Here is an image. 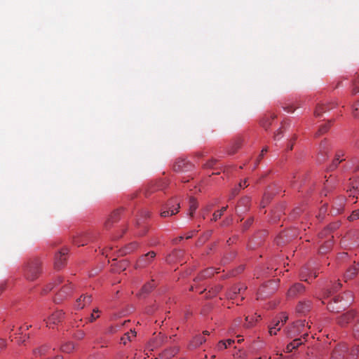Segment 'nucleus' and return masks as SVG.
I'll return each instance as SVG.
<instances>
[{
	"mask_svg": "<svg viewBox=\"0 0 359 359\" xmlns=\"http://www.w3.org/2000/svg\"><path fill=\"white\" fill-rule=\"evenodd\" d=\"M353 294L351 292H346L342 296H337L333 299V302H330L327 308L332 312H339L345 309L352 302Z\"/></svg>",
	"mask_w": 359,
	"mask_h": 359,
	"instance_id": "nucleus-1",
	"label": "nucleus"
},
{
	"mask_svg": "<svg viewBox=\"0 0 359 359\" xmlns=\"http://www.w3.org/2000/svg\"><path fill=\"white\" fill-rule=\"evenodd\" d=\"M41 263L39 259H30L25 266L24 274L29 280H36L41 273Z\"/></svg>",
	"mask_w": 359,
	"mask_h": 359,
	"instance_id": "nucleus-2",
	"label": "nucleus"
},
{
	"mask_svg": "<svg viewBox=\"0 0 359 359\" xmlns=\"http://www.w3.org/2000/svg\"><path fill=\"white\" fill-rule=\"evenodd\" d=\"M307 327L309 329L310 328V326L308 325V323H306V320H297L288 328L287 334L288 337L290 338L295 337L301 334L304 339L306 337L309 336L308 333L304 332Z\"/></svg>",
	"mask_w": 359,
	"mask_h": 359,
	"instance_id": "nucleus-3",
	"label": "nucleus"
},
{
	"mask_svg": "<svg viewBox=\"0 0 359 359\" xmlns=\"http://www.w3.org/2000/svg\"><path fill=\"white\" fill-rule=\"evenodd\" d=\"M180 208L179 200L176 198H171L162 206L161 216L168 217L177 214Z\"/></svg>",
	"mask_w": 359,
	"mask_h": 359,
	"instance_id": "nucleus-4",
	"label": "nucleus"
},
{
	"mask_svg": "<svg viewBox=\"0 0 359 359\" xmlns=\"http://www.w3.org/2000/svg\"><path fill=\"white\" fill-rule=\"evenodd\" d=\"M156 256V253L154 251H149L147 253L141 255L135 263V269H144L149 266L153 263Z\"/></svg>",
	"mask_w": 359,
	"mask_h": 359,
	"instance_id": "nucleus-5",
	"label": "nucleus"
},
{
	"mask_svg": "<svg viewBox=\"0 0 359 359\" xmlns=\"http://www.w3.org/2000/svg\"><path fill=\"white\" fill-rule=\"evenodd\" d=\"M65 317V313L62 310H57L53 313L49 317L44 319L46 326L49 328H53L62 321Z\"/></svg>",
	"mask_w": 359,
	"mask_h": 359,
	"instance_id": "nucleus-6",
	"label": "nucleus"
},
{
	"mask_svg": "<svg viewBox=\"0 0 359 359\" xmlns=\"http://www.w3.org/2000/svg\"><path fill=\"white\" fill-rule=\"evenodd\" d=\"M67 248L61 249L55 256V268L60 269L65 264L67 260Z\"/></svg>",
	"mask_w": 359,
	"mask_h": 359,
	"instance_id": "nucleus-7",
	"label": "nucleus"
},
{
	"mask_svg": "<svg viewBox=\"0 0 359 359\" xmlns=\"http://www.w3.org/2000/svg\"><path fill=\"white\" fill-rule=\"evenodd\" d=\"M351 182L347 189V192L349 197L355 198L359 195V177L351 179Z\"/></svg>",
	"mask_w": 359,
	"mask_h": 359,
	"instance_id": "nucleus-8",
	"label": "nucleus"
},
{
	"mask_svg": "<svg viewBox=\"0 0 359 359\" xmlns=\"http://www.w3.org/2000/svg\"><path fill=\"white\" fill-rule=\"evenodd\" d=\"M304 290V286L302 283H295L289 288L287 295L290 298H294L298 294L303 293Z\"/></svg>",
	"mask_w": 359,
	"mask_h": 359,
	"instance_id": "nucleus-9",
	"label": "nucleus"
},
{
	"mask_svg": "<svg viewBox=\"0 0 359 359\" xmlns=\"http://www.w3.org/2000/svg\"><path fill=\"white\" fill-rule=\"evenodd\" d=\"M347 351V346L345 344H340L334 349L330 359H344V354Z\"/></svg>",
	"mask_w": 359,
	"mask_h": 359,
	"instance_id": "nucleus-10",
	"label": "nucleus"
},
{
	"mask_svg": "<svg viewBox=\"0 0 359 359\" xmlns=\"http://www.w3.org/2000/svg\"><path fill=\"white\" fill-rule=\"evenodd\" d=\"M355 313L353 311L346 312L340 316L337 319V323L341 326H345L351 323L355 318Z\"/></svg>",
	"mask_w": 359,
	"mask_h": 359,
	"instance_id": "nucleus-11",
	"label": "nucleus"
},
{
	"mask_svg": "<svg viewBox=\"0 0 359 359\" xmlns=\"http://www.w3.org/2000/svg\"><path fill=\"white\" fill-rule=\"evenodd\" d=\"M92 302V297L90 295H81L76 299L74 307L77 310L83 309L86 306L90 304Z\"/></svg>",
	"mask_w": 359,
	"mask_h": 359,
	"instance_id": "nucleus-12",
	"label": "nucleus"
},
{
	"mask_svg": "<svg viewBox=\"0 0 359 359\" xmlns=\"http://www.w3.org/2000/svg\"><path fill=\"white\" fill-rule=\"evenodd\" d=\"M179 352V348L177 346L168 348L163 351L159 354L160 359H171Z\"/></svg>",
	"mask_w": 359,
	"mask_h": 359,
	"instance_id": "nucleus-13",
	"label": "nucleus"
},
{
	"mask_svg": "<svg viewBox=\"0 0 359 359\" xmlns=\"http://www.w3.org/2000/svg\"><path fill=\"white\" fill-rule=\"evenodd\" d=\"M318 154L322 157L332 155L331 153V146L326 140L322 141L318 147Z\"/></svg>",
	"mask_w": 359,
	"mask_h": 359,
	"instance_id": "nucleus-14",
	"label": "nucleus"
},
{
	"mask_svg": "<svg viewBox=\"0 0 359 359\" xmlns=\"http://www.w3.org/2000/svg\"><path fill=\"white\" fill-rule=\"evenodd\" d=\"M139 247L140 244L137 242H131L120 250V255L124 256L130 254L137 250Z\"/></svg>",
	"mask_w": 359,
	"mask_h": 359,
	"instance_id": "nucleus-15",
	"label": "nucleus"
},
{
	"mask_svg": "<svg viewBox=\"0 0 359 359\" xmlns=\"http://www.w3.org/2000/svg\"><path fill=\"white\" fill-rule=\"evenodd\" d=\"M311 308V302L309 300H304L299 302L296 307V311L300 314H305Z\"/></svg>",
	"mask_w": 359,
	"mask_h": 359,
	"instance_id": "nucleus-16",
	"label": "nucleus"
},
{
	"mask_svg": "<svg viewBox=\"0 0 359 359\" xmlns=\"http://www.w3.org/2000/svg\"><path fill=\"white\" fill-rule=\"evenodd\" d=\"M120 212H121L120 210H116L110 215L109 217L107 219V220L104 223V227L106 229H110L114 223L118 221Z\"/></svg>",
	"mask_w": 359,
	"mask_h": 359,
	"instance_id": "nucleus-17",
	"label": "nucleus"
},
{
	"mask_svg": "<svg viewBox=\"0 0 359 359\" xmlns=\"http://www.w3.org/2000/svg\"><path fill=\"white\" fill-rule=\"evenodd\" d=\"M330 104L331 105V107H329L327 104H318L314 111L315 116L320 117L324 112H325L327 110L335 107L337 104V103H330Z\"/></svg>",
	"mask_w": 359,
	"mask_h": 359,
	"instance_id": "nucleus-18",
	"label": "nucleus"
},
{
	"mask_svg": "<svg viewBox=\"0 0 359 359\" xmlns=\"http://www.w3.org/2000/svg\"><path fill=\"white\" fill-rule=\"evenodd\" d=\"M208 334H209L208 332L205 331V332H203V334L196 336L191 340V346L193 348H196V347L201 346V344H203V343H204L206 341V339L204 335H208Z\"/></svg>",
	"mask_w": 359,
	"mask_h": 359,
	"instance_id": "nucleus-19",
	"label": "nucleus"
},
{
	"mask_svg": "<svg viewBox=\"0 0 359 359\" xmlns=\"http://www.w3.org/2000/svg\"><path fill=\"white\" fill-rule=\"evenodd\" d=\"M287 316L285 313H281L280 316H276L271 323L269 325H272L273 327H276V328L280 327L283 325V324L287 321Z\"/></svg>",
	"mask_w": 359,
	"mask_h": 359,
	"instance_id": "nucleus-20",
	"label": "nucleus"
},
{
	"mask_svg": "<svg viewBox=\"0 0 359 359\" xmlns=\"http://www.w3.org/2000/svg\"><path fill=\"white\" fill-rule=\"evenodd\" d=\"M276 118V115L273 113H269L261 121L262 126L267 130L271 125L272 121Z\"/></svg>",
	"mask_w": 359,
	"mask_h": 359,
	"instance_id": "nucleus-21",
	"label": "nucleus"
},
{
	"mask_svg": "<svg viewBox=\"0 0 359 359\" xmlns=\"http://www.w3.org/2000/svg\"><path fill=\"white\" fill-rule=\"evenodd\" d=\"M215 273H218V271H217V269H213V268H208V269H206L205 270L201 271L196 277V279L198 280H202L206 278L211 277Z\"/></svg>",
	"mask_w": 359,
	"mask_h": 359,
	"instance_id": "nucleus-22",
	"label": "nucleus"
},
{
	"mask_svg": "<svg viewBox=\"0 0 359 359\" xmlns=\"http://www.w3.org/2000/svg\"><path fill=\"white\" fill-rule=\"evenodd\" d=\"M72 290L73 287L72 284L68 283L62 287V289L58 292L57 295L60 297V299L62 298H65L72 293Z\"/></svg>",
	"mask_w": 359,
	"mask_h": 359,
	"instance_id": "nucleus-23",
	"label": "nucleus"
},
{
	"mask_svg": "<svg viewBox=\"0 0 359 359\" xmlns=\"http://www.w3.org/2000/svg\"><path fill=\"white\" fill-rule=\"evenodd\" d=\"M242 290H245L240 285H234L230 288L226 293V297L229 299H234L237 294H239Z\"/></svg>",
	"mask_w": 359,
	"mask_h": 359,
	"instance_id": "nucleus-24",
	"label": "nucleus"
},
{
	"mask_svg": "<svg viewBox=\"0 0 359 359\" xmlns=\"http://www.w3.org/2000/svg\"><path fill=\"white\" fill-rule=\"evenodd\" d=\"M359 270V264H354L349 269H347L345 273L346 279H351L353 278L357 273Z\"/></svg>",
	"mask_w": 359,
	"mask_h": 359,
	"instance_id": "nucleus-25",
	"label": "nucleus"
},
{
	"mask_svg": "<svg viewBox=\"0 0 359 359\" xmlns=\"http://www.w3.org/2000/svg\"><path fill=\"white\" fill-rule=\"evenodd\" d=\"M303 344V339L302 338H296L292 342L288 344L286 346L285 351L287 353L291 352L293 349L297 348L299 346Z\"/></svg>",
	"mask_w": 359,
	"mask_h": 359,
	"instance_id": "nucleus-26",
	"label": "nucleus"
},
{
	"mask_svg": "<svg viewBox=\"0 0 359 359\" xmlns=\"http://www.w3.org/2000/svg\"><path fill=\"white\" fill-rule=\"evenodd\" d=\"M259 318L260 316H257V314L252 316H246L244 327L245 328H250L253 327Z\"/></svg>",
	"mask_w": 359,
	"mask_h": 359,
	"instance_id": "nucleus-27",
	"label": "nucleus"
},
{
	"mask_svg": "<svg viewBox=\"0 0 359 359\" xmlns=\"http://www.w3.org/2000/svg\"><path fill=\"white\" fill-rule=\"evenodd\" d=\"M76 348L75 344L72 341H67L62 344L60 350L65 353H72Z\"/></svg>",
	"mask_w": 359,
	"mask_h": 359,
	"instance_id": "nucleus-28",
	"label": "nucleus"
},
{
	"mask_svg": "<svg viewBox=\"0 0 359 359\" xmlns=\"http://www.w3.org/2000/svg\"><path fill=\"white\" fill-rule=\"evenodd\" d=\"M155 284L154 280H152L151 282L146 283L142 288L140 292L139 293L140 296L149 294L154 287Z\"/></svg>",
	"mask_w": 359,
	"mask_h": 359,
	"instance_id": "nucleus-29",
	"label": "nucleus"
},
{
	"mask_svg": "<svg viewBox=\"0 0 359 359\" xmlns=\"http://www.w3.org/2000/svg\"><path fill=\"white\" fill-rule=\"evenodd\" d=\"M88 241V238L86 236H83V235L78 236L73 238L74 244L76 245L77 246H83L86 244H87Z\"/></svg>",
	"mask_w": 359,
	"mask_h": 359,
	"instance_id": "nucleus-30",
	"label": "nucleus"
},
{
	"mask_svg": "<svg viewBox=\"0 0 359 359\" xmlns=\"http://www.w3.org/2000/svg\"><path fill=\"white\" fill-rule=\"evenodd\" d=\"M50 347L48 345L41 346L34 350L33 353L36 357L42 356L48 353Z\"/></svg>",
	"mask_w": 359,
	"mask_h": 359,
	"instance_id": "nucleus-31",
	"label": "nucleus"
},
{
	"mask_svg": "<svg viewBox=\"0 0 359 359\" xmlns=\"http://www.w3.org/2000/svg\"><path fill=\"white\" fill-rule=\"evenodd\" d=\"M333 242L331 238H329L327 241H325L324 244L321 245L319 248V252L321 254L326 253L332 247Z\"/></svg>",
	"mask_w": 359,
	"mask_h": 359,
	"instance_id": "nucleus-32",
	"label": "nucleus"
},
{
	"mask_svg": "<svg viewBox=\"0 0 359 359\" xmlns=\"http://www.w3.org/2000/svg\"><path fill=\"white\" fill-rule=\"evenodd\" d=\"M339 226V222H334V223H332L330 224H329L326 229H325L320 233V235L321 236H324V235H327L328 233L334 231V230H336L337 229H338Z\"/></svg>",
	"mask_w": 359,
	"mask_h": 359,
	"instance_id": "nucleus-33",
	"label": "nucleus"
},
{
	"mask_svg": "<svg viewBox=\"0 0 359 359\" xmlns=\"http://www.w3.org/2000/svg\"><path fill=\"white\" fill-rule=\"evenodd\" d=\"M198 208V202L196 201V200L191 197L189 199V215L191 217L193 216L194 212L196 210V209Z\"/></svg>",
	"mask_w": 359,
	"mask_h": 359,
	"instance_id": "nucleus-34",
	"label": "nucleus"
},
{
	"mask_svg": "<svg viewBox=\"0 0 359 359\" xmlns=\"http://www.w3.org/2000/svg\"><path fill=\"white\" fill-rule=\"evenodd\" d=\"M228 206L222 207L219 210L215 211L212 215V221H217L220 219L224 212L226 210Z\"/></svg>",
	"mask_w": 359,
	"mask_h": 359,
	"instance_id": "nucleus-35",
	"label": "nucleus"
},
{
	"mask_svg": "<svg viewBox=\"0 0 359 359\" xmlns=\"http://www.w3.org/2000/svg\"><path fill=\"white\" fill-rule=\"evenodd\" d=\"M196 232H197V231H196V230L191 231L188 232L187 233H186L185 235L180 236L178 238H175L174 240V242L175 243H177L178 241H182L184 238H186V239L191 238L196 233Z\"/></svg>",
	"mask_w": 359,
	"mask_h": 359,
	"instance_id": "nucleus-36",
	"label": "nucleus"
},
{
	"mask_svg": "<svg viewBox=\"0 0 359 359\" xmlns=\"http://www.w3.org/2000/svg\"><path fill=\"white\" fill-rule=\"evenodd\" d=\"M359 353V350L357 346L352 347L349 351L348 355L346 359H357Z\"/></svg>",
	"mask_w": 359,
	"mask_h": 359,
	"instance_id": "nucleus-37",
	"label": "nucleus"
},
{
	"mask_svg": "<svg viewBox=\"0 0 359 359\" xmlns=\"http://www.w3.org/2000/svg\"><path fill=\"white\" fill-rule=\"evenodd\" d=\"M239 147H240V143L238 142H234L233 144V145L231 146V147L228 149V151H227L228 155L231 156V155L235 154Z\"/></svg>",
	"mask_w": 359,
	"mask_h": 359,
	"instance_id": "nucleus-38",
	"label": "nucleus"
},
{
	"mask_svg": "<svg viewBox=\"0 0 359 359\" xmlns=\"http://www.w3.org/2000/svg\"><path fill=\"white\" fill-rule=\"evenodd\" d=\"M62 282V279L61 278H60V277H59V278H57V279H55V280H54V283H50V284H48V285L46 286V288L45 289V291H46V292H49V291H50V290L54 287V286H55V285H59V284H60Z\"/></svg>",
	"mask_w": 359,
	"mask_h": 359,
	"instance_id": "nucleus-39",
	"label": "nucleus"
},
{
	"mask_svg": "<svg viewBox=\"0 0 359 359\" xmlns=\"http://www.w3.org/2000/svg\"><path fill=\"white\" fill-rule=\"evenodd\" d=\"M359 92V76L356 79H355L353 81V89L352 93L356 94Z\"/></svg>",
	"mask_w": 359,
	"mask_h": 359,
	"instance_id": "nucleus-40",
	"label": "nucleus"
},
{
	"mask_svg": "<svg viewBox=\"0 0 359 359\" xmlns=\"http://www.w3.org/2000/svg\"><path fill=\"white\" fill-rule=\"evenodd\" d=\"M283 109L287 113H293L295 110V108L292 104H285L283 106Z\"/></svg>",
	"mask_w": 359,
	"mask_h": 359,
	"instance_id": "nucleus-41",
	"label": "nucleus"
},
{
	"mask_svg": "<svg viewBox=\"0 0 359 359\" xmlns=\"http://www.w3.org/2000/svg\"><path fill=\"white\" fill-rule=\"evenodd\" d=\"M240 191V189L236 186L233 189H232L231 192L229 195V200L233 199L234 197H236Z\"/></svg>",
	"mask_w": 359,
	"mask_h": 359,
	"instance_id": "nucleus-42",
	"label": "nucleus"
},
{
	"mask_svg": "<svg viewBox=\"0 0 359 359\" xmlns=\"http://www.w3.org/2000/svg\"><path fill=\"white\" fill-rule=\"evenodd\" d=\"M227 348L226 341L224 340L219 341L217 345V349L219 351H222Z\"/></svg>",
	"mask_w": 359,
	"mask_h": 359,
	"instance_id": "nucleus-43",
	"label": "nucleus"
},
{
	"mask_svg": "<svg viewBox=\"0 0 359 359\" xmlns=\"http://www.w3.org/2000/svg\"><path fill=\"white\" fill-rule=\"evenodd\" d=\"M359 219V210H356L352 212L351 215L348 217L350 221H353Z\"/></svg>",
	"mask_w": 359,
	"mask_h": 359,
	"instance_id": "nucleus-44",
	"label": "nucleus"
},
{
	"mask_svg": "<svg viewBox=\"0 0 359 359\" xmlns=\"http://www.w3.org/2000/svg\"><path fill=\"white\" fill-rule=\"evenodd\" d=\"M329 127H330V123H327V124H324V125L321 126L318 130V134L320 135H322V134L326 133L328 130Z\"/></svg>",
	"mask_w": 359,
	"mask_h": 359,
	"instance_id": "nucleus-45",
	"label": "nucleus"
},
{
	"mask_svg": "<svg viewBox=\"0 0 359 359\" xmlns=\"http://www.w3.org/2000/svg\"><path fill=\"white\" fill-rule=\"evenodd\" d=\"M280 330V327L276 328V327H273L272 325L269 326V332L270 335H275L277 334V332Z\"/></svg>",
	"mask_w": 359,
	"mask_h": 359,
	"instance_id": "nucleus-46",
	"label": "nucleus"
},
{
	"mask_svg": "<svg viewBox=\"0 0 359 359\" xmlns=\"http://www.w3.org/2000/svg\"><path fill=\"white\" fill-rule=\"evenodd\" d=\"M163 336L160 335V334L158 336H157L154 339V342L156 343V345L154 346V348H156L158 345H160L161 341H163Z\"/></svg>",
	"mask_w": 359,
	"mask_h": 359,
	"instance_id": "nucleus-47",
	"label": "nucleus"
},
{
	"mask_svg": "<svg viewBox=\"0 0 359 359\" xmlns=\"http://www.w3.org/2000/svg\"><path fill=\"white\" fill-rule=\"evenodd\" d=\"M307 269L305 268V269H302L301 270V272H300V278L303 281H308L309 282V279L306 278V271Z\"/></svg>",
	"mask_w": 359,
	"mask_h": 359,
	"instance_id": "nucleus-48",
	"label": "nucleus"
},
{
	"mask_svg": "<svg viewBox=\"0 0 359 359\" xmlns=\"http://www.w3.org/2000/svg\"><path fill=\"white\" fill-rule=\"evenodd\" d=\"M118 264L120 267V271H124L126 269V266H128V262L126 260H122L119 262Z\"/></svg>",
	"mask_w": 359,
	"mask_h": 359,
	"instance_id": "nucleus-49",
	"label": "nucleus"
},
{
	"mask_svg": "<svg viewBox=\"0 0 359 359\" xmlns=\"http://www.w3.org/2000/svg\"><path fill=\"white\" fill-rule=\"evenodd\" d=\"M353 115L355 117L359 116V102L355 104L353 107Z\"/></svg>",
	"mask_w": 359,
	"mask_h": 359,
	"instance_id": "nucleus-50",
	"label": "nucleus"
},
{
	"mask_svg": "<svg viewBox=\"0 0 359 359\" xmlns=\"http://www.w3.org/2000/svg\"><path fill=\"white\" fill-rule=\"evenodd\" d=\"M282 133L283 132L281 128L278 129L274 135V140H279L282 137Z\"/></svg>",
	"mask_w": 359,
	"mask_h": 359,
	"instance_id": "nucleus-51",
	"label": "nucleus"
},
{
	"mask_svg": "<svg viewBox=\"0 0 359 359\" xmlns=\"http://www.w3.org/2000/svg\"><path fill=\"white\" fill-rule=\"evenodd\" d=\"M248 184L247 183V180H244L243 181L240 182V183L237 185V187L241 189L245 187H247Z\"/></svg>",
	"mask_w": 359,
	"mask_h": 359,
	"instance_id": "nucleus-52",
	"label": "nucleus"
},
{
	"mask_svg": "<svg viewBox=\"0 0 359 359\" xmlns=\"http://www.w3.org/2000/svg\"><path fill=\"white\" fill-rule=\"evenodd\" d=\"M98 318H99V315L92 313L88 320V322L93 323Z\"/></svg>",
	"mask_w": 359,
	"mask_h": 359,
	"instance_id": "nucleus-53",
	"label": "nucleus"
},
{
	"mask_svg": "<svg viewBox=\"0 0 359 359\" xmlns=\"http://www.w3.org/2000/svg\"><path fill=\"white\" fill-rule=\"evenodd\" d=\"M253 222V218H250L248 219L244 224V227L245 229H248L250 226V225L252 224Z\"/></svg>",
	"mask_w": 359,
	"mask_h": 359,
	"instance_id": "nucleus-54",
	"label": "nucleus"
},
{
	"mask_svg": "<svg viewBox=\"0 0 359 359\" xmlns=\"http://www.w3.org/2000/svg\"><path fill=\"white\" fill-rule=\"evenodd\" d=\"M341 161H339V158H334L332 166V169H334L337 167V165L340 163Z\"/></svg>",
	"mask_w": 359,
	"mask_h": 359,
	"instance_id": "nucleus-55",
	"label": "nucleus"
},
{
	"mask_svg": "<svg viewBox=\"0 0 359 359\" xmlns=\"http://www.w3.org/2000/svg\"><path fill=\"white\" fill-rule=\"evenodd\" d=\"M344 155H345V153L343 151L338 150L336 151V153L334 154V157H337V158L343 157Z\"/></svg>",
	"mask_w": 359,
	"mask_h": 359,
	"instance_id": "nucleus-56",
	"label": "nucleus"
},
{
	"mask_svg": "<svg viewBox=\"0 0 359 359\" xmlns=\"http://www.w3.org/2000/svg\"><path fill=\"white\" fill-rule=\"evenodd\" d=\"M341 287V284L339 283L334 285V287L329 292V293L334 292L335 290H338Z\"/></svg>",
	"mask_w": 359,
	"mask_h": 359,
	"instance_id": "nucleus-57",
	"label": "nucleus"
},
{
	"mask_svg": "<svg viewBox=\"0 0 359 359\" xmlns=\"http://www.w3.org/2000/svg\"><path fill=\"white\" fill-rule=\"evenodd\" d=\"M84 335H85V334L83 332H81L76 334V338L79 339H81L84 337Z\"/></svg>",
	"mask_w": 359,
	"mask_h": 359,
	"instance_id": "nucleus-58",
	"label": "nucleus"
},
{
	"mask_svg": "<svg viewBox=\"0 0 359 359\" xmlns=\"http://www.w3.org/2000/svg\"><path fill=\"white\" fill-rule=\"evenodd\" d=\"M224 341H226L227 347L231 346L234 343V340L231 339L224 340Z\"/></svg>",
	"mask_w": 359,
	"mask_h": 359,
	"instance_id": "nucleus-59",
	"label": "nucleus"
},
{
	"mask_svg": "<svg viewBox=\"0 0 359 359\" xmlns=\"http://www.w3.org/2000/svg\"><path fill=\"white\" fill-rule=\"evenodd\" d=\"M143 217H149V215H150V213L149 211L147 210H143L141 213Z\"/></svg>",
	"mask_w": 359,
	"mask_h": 359,
	"instance_id": "nucleus-60",
	"label": "nucleus"
},
{
	"mask_svg": "<svg viewBox=\"0 0 359 359\" xmlns=\"http://www.w3.org/2000/svg\"><path fill=\"white\" fill-rule=\"evenodd\" d=\"M222 290V287L220 285H217L215 287L214 290V294L218 293Z\"/></svg>",
	"mask_w": 359,
	"mask_h": 359,
	"instance_id": "nucleus-61",
	"label": "nucleus"
},
{
	"mask_svg": "<svg viewBox=\"0 0 359 359\" xmlns=\"http://www.w3.org/2000/svg\"><path fill=\"white\" fill-rule=\"evenodd\" d=\"M222 290V287L220 285H217L215 287L214 290V294L218 293Z\"/></svg>",
	"mask_w": 359,
	"mask_h": 359,
	"instance_id": "nucleus-62",
	"label": "nucleus"
},
{
	"mask_svg": "<svg viewBox=\"0 0 359 359\" xmlns=\"http://www.w3.org/2000/svg\"><path fill=\"white\" fill-rule=\"evenodd\" d=\"M6 346V341L4 339H0V348H4Z\"/></svg>",
	"mask_w": 359,
	"mask_h": 359,
	"instance_id": "nucleus-63",
	"label": "nucleus"
},
{
	"mask_svg": "<svg viewBox=\"0 0 359 359\" xmlns=\"http://www.w3.org/2000/svg\"><path fill=\"white\" fill-rule=\"evenodd\" d=\"M232 222V219H227L223 222V225H229Z\"/></svg>",
	"mask_w": 359,
	"mask_h": 359,
	"instance_id": "nucleus-64",
	"label": "nucleus"
}]
</instances>
